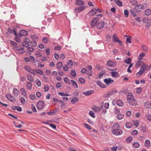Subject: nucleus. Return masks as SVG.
I'll return each mask as SVG.
<instances>
[{"mask_svg": "<svg viewBox=\"0 0 151 151\" xmlns=\"http://www.w3.org/2000/svg\"><path fill=\"white\" fill-rule=\"evenodd\" d=\"M127 99L129 104H130L133 106L137 105V103L135 101L134 96L131 93H128L127 96Z\"/></svg>", "mask_w": 151, "mask_h": 151, "instance_id": "nucleus-1", "label": "nucleus"}, {"mask_svg": "<svg viewBox=\"0 0 151 151\" xmlns=\"http://www.w3.org/2000/svg\"><path fill=\"white\" fill-rule=\"evenodd\" d=\"M148 68V65L146 64H144L142 65L139 71L136 74L137 76L139 77L142 75Z\"/></svg>", "mask_w": 151, "mask_h": 151, "instance_id": "nucleus-2", "label": "nucleus"}, {"mask_svg": "<svg viewBox=\"0 0 151 151\" xmlns=\"http://www.w3.org/2000/svg\"><path fill=\"white\" fill-rule=\"evenodd\" d=\"M147 5L146 4L144 3L143 4H139L135 7V10L137 12H139L146 8Z\"/></svg>", "mask_w": 151, "mask_h": 151, "instance_id": "nucleus-3", "label": "nucleus"}, {"mask_svg": "<svg viewBox=\"0 0 151 151\" xmlns=\"http://www.w3.org/2000/svg\"><path fill=\"white\" fill-rule=\"evenodd\" d=\"M44 102L42 101H38L37 104V109L39 110L42 109L44 107Z\"/></svg>", "mask_w": 151, "mask_h": 151, "instance_id": "nucleus-4", "label": "nucleus"}, {"mask_svg": "<svg viewBox=\"0 0 151 151\" xmlns=\"http://www.w3.org/2000/svg\"><path fill=\"white\" fill-rule=\"evenodd\" d=\"M112 132L113 134L115 135H120L123 133L122 130L121 129H113Z\"/></svg>", "mask_w": 151, "mask_h": 151, "instance_id": "nucleus-5", "label": "nucleus"}, {"mask_svg": "<svg viewBox=\"0 0 151 151\" xmlns=\"http://www.w3.org/2000/svg\"><path fill=\"white\" fill-rule=\"evenodd\" d=\"M30 42V40L28 38H26L22 42V44L24 46L28 47Z\"/></svg>", "mask_w": 151, "mask_h": 151, "instance_id": "nucleus-6", "label": "nucleus"}, {"mask_svg": "<svg viewBox=\"0 0 151 151\" xmlns=\"http://www.w3.org/2000/svg\"><path fill=\"white\" fill-rule=\"evenodd\" d=\"M24 69L28 72L34 75H35V70L30 68L29 66L27 65L25 66Z\"/></svg>", "mask_w": 151, "mask_h": 151, "instance_id": "nucleus-7", "label": "nucleus"}, {"mask_svg": "<svg viewBox=\"0 0 151 151\" xmlns=\"http://www.w3.org/2000/svg\"><path fill=\"white\" fill-rule=\"evenodd\" d=\"M102 107L103 106H101V107H100L94 106L92 107V109L94 111L97 113H99L101 110Z\"/></svg>", "mask_w": 151, "mask_h": 151, "instance_id": "nucleus-8", "label": "nucleus"}, {"mask_svg": "<svg viewBox=\"0 0 151 151\" xmlns=\"http://www.w3.org/2000/svg\"><path fill=\"white\" fill-rule=\"evenodd\" d=\"M113 40L114 42H118L120 45H122V42L119 39L115 34H114L113 36Z\"/></svg>", "mask_w": 151, "mask_h": 151, "instance_id": "nucleus-9", "label": "nucleus"}, {"mask_svg": "<svg viewBox=\"0 0 151 151\" xmlns=\"http://www.w3.org/2000/svg\"><path fill=\"white\" fill-rule=\"evenodd\" d=\"M104 81L107 85H110L114 82V81L111 78H105L104 79Z\"/></svg>", "mask_w": 151, "mask_h": 151, "instance_id": "nucleus-10", "label": "nucleus"}, {"mask_svg": "<svg viewBox=\"0 0 151 151\" xmlns=\"http://www.w3.org/2000/svg\"><path fill=\"white\" fill-rule=\"evenodd\" d=\"M99 21L98 18H94L91 22V27H94L96 24Z\"/></svg>", "mask_w": 151, "mask_h": 151, "instance_id": "nucleus-11", "label": "nucleus"}, {"mask_svg": "<svg viewBox=\"0 0 151 151\" xmlns=\"http://www.w3.org/2000/svg\"><path fill=\"white\" fill-rule=\"evenodd\" d=\"M85 8V6H81L76 9H75V11L76 13H79L84 10Z\"/></svg>", "mask_w": 151, "mask_h": 151, "instance_id": "nucleus-12", "label": "nucleus"}, {"mask_svg": "<svg viewBox=\"0 0 151 151\" xmlns=\"http://www.w3.org/2000/svg\"><path fill=\"white\" fill-rule=\"evenodd\" d=\"M24 48L23 47H22L19 48H17L15 50L16 52L18 54H22L24 53Z\"/></svg>", "mask_w": 151, "mask_h": 151, "instance_id": "nucleus-13", "label": "nucleus"}, {"mask_svg": "<svg viewBox=\"0 0 151 151\" xmlns=\"http://www.w3.org/2000/svg\"><path fill=\"white\" fill-rule=\"evenodd\" d=\"M94 92V91L93 90H91L84 92L83 93L85 96H88L91 95V94L93 93Z\"/></svg>", "mask_w": 151, "mask_h": 151, "instance_id": "nucleus-14", "label": "nucleus"}, {"mask_svg": "<svg viewBox=\"0 0 151 151\" xmlns=\"http://www.w3.org/2000/svg\"><path fill=\"white\" fill-rule=\"evenodd\" d=\"M104 22L101 21L98 23L97 27L99 29H101L104 27Z\"/></svg>", "mask_w": 151, "mask_h": 151, "instance_id": "nucleus-15", "label": "nucleus"}, {"mask_svg": "<svg viewBox=\"0 0 151 151\" xmlns=\"http://www.w3.org/2000/svg\"><path fill=\"white\" fill-rule=\"evenodd\" d=\"M6 98L9 100L11 101H15V99L14 97L12 96L10 94H7L6 95Z\"/></svg>", "mask_w": 151, "mask_h": 151, "instance_id": "nucleus-16", "label": "nucleus"}, {"mask_svg": "<svg viewBox=\"0 0 151 151\" xmlns=\"http://www.w3.org/2000/svg\"><path fill=\"white\" fill-rule=\"evenodd\" d=\"M20 91L21 94L24 97L26 98L27 95L25 89L23 88H22L20 89Z\"/></svg>", "mask_w": 151, "mask_h": 151, "instance_id": "nucleus-17", "label": "nucleus"}, {"mask_svg": "<svg viewBox=\"0 0 151 151\" xmlns=\"http://www.w3.org/2000/svg\"><path fill=\"white\" fill-rule=\"evenodd\" d=\"M144 64H145L141 60H138L137 62L135 64V67L136 68H138L141 65H142Z\"/></svg>", "mask_w": 151, "mask_h": 151, "instance_id": "nucleus-18", "label": "nucleus"}, {"mask_svg": "<svg viewBox=\"0 0 151 151\" xmlns=\"http://www.w3.org/2000/svg\"><path fill=\"white\" fill-rule=\"evenodd\" d=\"M96 13V9H92L89 12V15L91 16H93Z\"/></svg>", "mask_w": 151, "mask_h": 151, "instance_id": "nucleus-19", "label": "nucleus"}, {"mask_svg": "<svg viewBox=\"0 0 151 151\" xmlns=\"http://www.w3.org/2000/svg\"><path fill=\"white\" fill-rule=\"evenodd\" d=\"M145 146L147 148H150L151 147L150 141L148 139H147L145 142Z\"/></svg>", "mask_w": 151, "mask_h": 151, "instance_id": "nucleus-20", "label": "nucleus"}, {"mask_svg": "<svg viewBox=\"0 0 151 151\" xmlns=\"http://www.w3.org/2000/svg\"><path fill=\"white\" fill-rule=\"evenodd\" d=\"M144 105L147 108L151 109V103L149 101H147L145 102Z\"/></svg>", "mask_w": 151, "mask_h": 151, "instance_id": "nucleus-21", "label": "nucleus"}, {"mask_svg": "<svg viewBox=\"0 0 151 151\" xmlns=\"http://www.w3.org/2000/svg\"><path fill=\"white\" fill-rule=\"evenodd\" d=\"M13 93L14 96L17 97L19 95V91L17 88H14L13 89Z\"/></svg>", "mask_w": 151, "mask_h": 151, "instance_id": "nucleus-22", "label": "nucleus"}, {"mask_svg": "<svg viewBox=\"0 0 151 151\" xmlns=\"http://www.w3.org/2000/svg\"><path fill=\"white\" fill-rule=\"evenodd\" d=\"M96 83L99 86L102 88H104L106 87V86L104 84L99 81H97Z\"/></svg>", "mask_w": 151, "mask_h": 151, "instance_id": "nucleus-23", "label": "nucleus"}, {"mask_svg": "<svg viewBox=\"0 0 151 151\" xmlns=\"http://www.w3.org/2000/svg\"><path fill=\"white\" fill-rule=\"evenodd\" d=\"M19 34L20 36H24L27 35V32L25 30L22 29L20 32Z\"/></svg>", "mask_w": 151, "mask_h": 151, "instance_id": "nucleus-24", "label": "nucleus"}, {"mask_svg": "<svg viewBox=\"0 0 151 151\" xmlns=\"http://www.w3.org/2000/svg\"><path fill=\"white\" fill-rule=\"evenodd\" d=\"M70 82L72 85V86L74 87V88H78V86L76 82L73 80H71L70 81Z\"/></svg>", "mask_w": 151, "mask_h": 151, "instance_id": "nucleus-25", "label": "nucleus"}, {"mask_svg": "<svg viewBox=\"0 0 151 151\" xmlns=\"http://www.w3.org/2000/svg\"><path fill=\"white\" fill-rule=\"evenodd\" d=\"M113 129H120V126L119 124L116 123L113 125Z\"/></svg>", "mask_w": 151, "mask_h": 151, "instance_id": "nucleus-26", "label": "nucleus"}, {"mask_svg": "<svg viewBox=\"0 0 151 151\" xmlns=\"http://www.w3.org/2000/svg\"><path fill=\"white\" fill-rule=\"evenodd\" d=\"M76 4L78 5H83L85 4L84 2L82 0H77Z\"/></svg>", "mask_w": 151, "mask_h": 151, "instance_id": "nucleus-27", "label": "nucleus"}, {"mask_svg": "<svg viewBox=\"0 0 151 151\" xmlns=\"http://www.w3.org/2000/svg\"><path fill=\"white\" fill-rule=\"evenodd\" d=\"M145 56V54L144 52H142L139 55V57L138 58V60H141L143 59Z\"/></svg>", "mask_w": 151, "mask_h": 151, "instance_id": "nucleus-28", "label": "nucleus"}, {"mask_svg": "<svg viewBox=\"0 0 151 151\" xmlns=\"http://www.w3.org/2000/svg\"><path fill=\"white\" fill-rule=\"evenodd\" d=\"M27 79L29 81L32 82L34 81L33 78L32 76L30 74H28L27 75Z\"/></svg>", "mask_w": 151, "mask_h": 151, "instance_id": "nucleus-29", "label": "nucleus"}, {"mask_svg": "<svg viewBox=\"0 0 151 151\" xmlns=\"http://www.w3.org/2000/svg\"><path fill=\"white\" fill-rule=\"evenodd\" d=\"M63 66V63L62 62H59L56 65L57 68L59 69H60Z\"/></svg>", "mask_w": 151, "mask_h": 151, "instance_id": "nucleus-30", "label": "nucleus"}, {"mask_svg": "<svg viewBox=\"0 0 151 151\" xmlns=\"http://www.w3.org/2000/svg\"><path fill=\"white\" fill-rule=\"evenodd\" d=\"M139 121L137 120L134 119L133 121V124L135 127H138L139 125Z\"/></svg>", "mask_w": 151, "mask_h": 151, "instance_id": "nucleus-31", "label": "nucleus"}, {"mask_svg": "<svg viewBox=\"0 0 151 151\" xmlns=\"http://www.w3.org/2000/svg\"><path fill=\"white\" fill-rule=\"evenodd\" d=\"M151 14V10L150 9H146L145 12V15L148 16Z\"/></svg>", "mask_w": 151, "mask_h": 151, "instance_id": "nucleus-32", "label": "nucleus"}, {"mask_svg": "<svg viewBox=\"0 0 151 151\" xmlns=\"http://www.w3.org/2000/svg\"><path fill=\"white\" fill-rule=\"evenodd\" d=\"M107 64L108 65L111 67L114 66L115 65V63L111 61H108Z\"/></svg>", "mask_w": 151, "mask_h": 151, "instance_id": "nucleus-33", "label": "nucleus"}, {"mask_svg": "<svg viewBox=\"0 0 151 151\" xmlns=\"http://www.w3.org/2000/svg\"><path fill=\"white\" fill-rule=\"evenodd\" d=\"M32 85L30 82H27L26 85V87L28 90H30L32 89Z\"/></svg>", "mask_w": 151, "mask_h": 151, "instance_id": "nucleus-34", "label": "nucleus"}, {"mask_svg": "<svg viewBox=\"0 0 151 151\" xmlns=\"http://www.w3.org/2000/svg\"><path fill=\"white\" fill-rule=\"evenodd\" d=\"M132 145L135 148L139 147L140 146L139 144L137 142H135L133 143Z\"/></svg>", "mask_w": 151, "mask_h": 151, "instance_id": "nucleus-35", "label": "nucleus"}, {"mask_svg": "<svg viewBox=\"0 0 151 151\" xmlns=\"http://www.w3.org/2000/svg\"><path fill=\"white\" fill-rule=\"evenodd\" d=\"M67 65V66L68 67V68H71L73 65V62L72 60H69L68 63Z\"/></svg>", "mask_w": 151, "mask_h": 151, "instance_id": "nucleus-36", "label": "nucleus"}, {"mask_svg": "<svg viewBox=\"0 0 151 151\" xmlns=\"http://www.w3.org/2000/svg\"><path fill=\"white\" fill-rule=\"evenodd\" d=\"M19 100H20L21 103L23 104H25L26 103V101L23 97H20L19 98Z\"/></svg>", "mask_w": 151, "mask_h": 151, "instance_id": "nucleus-37", "label": "nucleus"}, {"mask_svg": "<svg viewBox=\"0 0 151 151\" xmlns=\"http://www.w3.org/2000/svg\"><path fill=\"white\" fill-rule=\"evenodd\" d=\"M115 2L116 4L119 6H121L122 5V2L119 0H115Z\"/></svg>", "mask_w": 151, "mask_h": 151, "instance_id": "nucleus-38", "label": "nucleus"}, {"mask_svg": "<svg viewBox=\"0 0 151 151\" xmlns=\"http://www.w3.org/2000/svg\"><path fill=\"white\" fill-rule=\"evenodd\" d=\"M78 101V98L76 97H74L71 100V102L73 104H74L75 103H76Z\"/></svg>", "mask_w": 151, "mask_h": 151, "instance_id": "nucleus-39", "label": "nucleus"}, {"mask_svg": "<svg viewBox=\"0 0 151 151\" xmlns=\"http://www.w3.org/2000/svg\"><path fill=\"white\" fill-rule=\"evenodd\" d=\"M131 60L130 58H129L126 59L124 61V62L127 64H130L131 63Z\"/></svg>", "mask_w": 151, "mask_h": 151, "instance_id": "nucleus-40", "label": "nucleus"}, {"mask_svg": "<svg viewBox=\"0 0 151 151\" xmlns=\"http://www.w3.org/2000/svg\"><path fill=\"white\" fill-rule=\"evenodd\" d=\"M116 104L118 106H122L123 105V102L120 100H118L117 101Z\"/></svg>", "mask_w": 151, "mask_h": 151, "instance_id": "nucleus-41", "label": "nucleus"}, {"mask_svg": "<svg viewBox=\"0 0 151 151\" xmlns=\"http://www.w3.org/2000/svg\"><path fill=\"white\" fill-rule=\"evenodd\" d=\"M58 94L62 96H69V94L68 93H63L62 92H58Z\"/></svg>", "mask_w": 151, "mask_h": 151, "instance_id": "nucleus-42", "label": "nucleus"}, {"mask_svg": "<svg viewBox=\"0 0 151 151\" xmlns=\"http://www.w3.org/2000/svg\"><path fill=\"white\" fill-rule=\"evenodd\" d=\"M125 126L127 128H130L132 126V124L129 122H127Z\"/></svg>", "mask_w": 151, "mask_h": 151, "instance_id": "nucleus-43", "label": "nucleus"}, {"mask_svg": "<svg viewBox=\"0 0 151 151\" xmlns=\"http://www.w3.org/2000/svg\"><path fill=\"white\" fill-rule=\"evenodd\" d=\"M145 118L150 122H151V115L149 114L145 115Z\"/></svg>", "mask_w": 151, "mask_h": 151, "instance_id": "nucleus-44", "label": "nucleus"}, {"mask_svg": "<svg viewBox=\"0 0 151 151\" xmlns=\"http://www.w3.org/2000/svg\"><path fill=\"white\" fill-rule=\"evenodd\" d=\"M124 14L126 17H127L129 16V11L127 9H125L124 11Z\"/></svg>", "mask_w": 151, "mask_h": 151, "instance_id": "nucleus-45", "label": "nucleus"}, {"mask_svg": "<svg viewBox=\"0 0 151 151\" xmlns=\"http://www.w3.org/2000/svg\"><path fill=\"white\" fill-rule=\"evenodd\" d=\"M70 74L73 77H75L76 76V71L74 70H71L70 71Z\"/></svg>", "mask_w": 151, "mask_h": 151, "instance_id": "nucleus-46", "label": "nucleus"}, {"mask_svg": "<svg viewBox=\"0 0 151 151\" xmlns=\"http://www.w3.org/2000/svg\"><path fill=\"white\" fill-rule=\"evenodd\" d=\"M10 43L12 45L14 46L16 48H18V46L17 44L14 41H11Z\"/></svg>", "mask_w": 151, "mask_h": 151, "instance_id": "nucleus-47", "label": "nucleus"}, {"mask_svg": "<svg viewBox=\"0 0 151 151\" xmlns=\"http://www.w3.org/2000/svg\"><path fill=\"white\" fill-rule=\"evenodd\" d=\"M35 74L36 73H38L40 75H42L43 74L42 71L41 70L39 69H36V70H35Z\"/></svg>", "mask_w": 151, "mask_h": 151, "instance_id": "nucleus-48", "label": "nucleus"}, {"mask_svg": "<svg viewBox=\"0 0 151 151\" xmlns=\"http://www.w3.org/2000/svg\"><path fill=\"white\" fill-rule=\"evenodd\" d=\"M29 98L30 99L33 100L36 99V97L35 95L31 94L29 96Z\"/></svg>", "mask_w": 151, "mask_h": 151, "instance_id": "nucleus-49", "label": "nucleus"}, {"mask_svg": "<svg viewBox=\"0 0 151 151\" xmlns=\"http://www.w3.org/2000/svg\"><path fill=\"white\" fill-rule=\"evenodd\" d=\"M111 74L112 77H116L118 75L117 72L116 71L112 72H111Z\"/></svg>", "mask_w": 151, "mask_h": 151, "instance_id": "nucleus-50", "label": "nucleus"}, {"mask_svg": "<svg viewBox=\"0 0 151 151\" xmlns=\"http://www.w3.org/2000/svg\"><path fill=\"white\" fill-rule=\"evenodd\" d=\"M130 3L134 5H136L137 4V2L136 0H131Z\"/></svg>", "mask_w": 151, "mask_h": 151, "instance_id": "nucleus-51", "label": "nucleus"}, {"mask_svg": "<svg viewBox=\"0 0 151 151\" xmlns=\"http://www.w3.org/2000/svg\"><path fill=\"white\" fill-rule=\"evenodd\" d=\"M124 117V115L123 114H119L117 116V118L118 119L121 120Z\"/></svg>", "mask_w": 151, "mask_h": 151, "instance_id": "nucleus-52", "label": "nucleus"}, {"mask_svg": "<svg viewBox=\"0 0 151 151\" xmlns=\"http://www.w3.org/2000/svg\"><path fill=\"white\" fill-rule=\"evenodd\" d=\"M36 84L39 87L41 86V84L40 81L38 79H37L35 81Z\"/></svg>", "mask_w": 151, "mask_h": 151, "instance_id": "nucleus-53", "label": "nucleus"}, {"mask_svg": "<svg viewBox=\"0 0 151 151\" xmlns=\"http://www.w3.org/2000/svg\"><path fill=\"white\" fill-rule=\"evenodd\" d=\"M78 80L81 83H84L85 82V79L82 78H79L78 79Z\"/></svg>", "mask_w": 151, "mask_h": 151, "instance_id": "nucleus-54", "label": "nucleus"}, {"mask_svg": "<svg viewBox=\"0 0 151 151\" xmlns=\"http://www.w3.org/2000/svg\"><path fill=\"white\" fill-rule=\"evenodd\" d=\"M89 115L93 118L95 117V116L94 113L92 111H90L89 113Z\"/></svg>", "mask_w": 151, "mask_h": 151, "instance_id": "nucleus-55", "label": "nucleus"}, {"mask_svg": "<svg viewBox=\"0 0 151 151\" xmlns=\"http://www.w3.org/2000/svg\"><path fill=\"white\" fill-rule=\"evenodd\" d=\"M132 139V137L131 136H129L126 139V141L127 142H131Z\"/></svg>", "mask_w": 151, "mask_h": 151, "instance_id": "nucleus-56", "label": "nucleus"}, {"mask_svg": "<svg viewBox=\"0 0 151 151\" xmlns=\"http://www.w3.org/2000/svg\"><path fill=\"white\" fill-rule=\"evenodd\" d=\"M42 40L43 42L45 43H47L48 41V39L46 37H44Z\"/></svg>", "mask_w": 151, "mask_h": 151, "instance_id": "nucleus-57", "label": "nucleus"}, {"mask_svg": "<svg viewBox=\"0 0 151 151\" xmlns=\"http://www.w3.org/2000/svg\"><path fill=\"white\" fill-rule=\"evenodd\" d=\"M142 88L141 87H139L136 88V92L137 93H140L142 91Z\"/></svg>", "mask_w": 151, "mask_h": 151, "instance_id": "nucleus-58", "label": "nucleus"}, {"mask_svg": "<svg viewBox=\"0 0 151 151\" xmlns=\"http://www.w3.org/2000/svg\"><path fill=\"white\" fill-rule=\"evenodd\" d=\"M132 38V37H128L126 40V42L127 43H131V40Z\"/></svg>", "mask_w": 151, "mask_h": 151, "instance_id": "nucleus-59", "label": "nucleus"}, {"mask_svg": "<svg viewBox=\"0 0 151 151\" xmlns=\"http://www.w3.org/2000/svg\"><path fill=\"white\" fill-rule=\"evenodd\" d=\"M45 52L46 55H50V49L49 48L46 49L45 50Z\"/></svg>", "mask_w": 151, "mask_h": 151, "instance_id": "nucleus-60", "label": "nucleus"}, {"mask_svg": "<svg viewBox=\"0 0 151 151\" xmlns=\"http://www.w3.org/2000/svg\"><path fill=\"white\" fill-rule=\"evenodd\" d=\"M46 123L50 125V126L53 129H55L56 128V126L55 125L52 124H50L48 123Z\"/></svg>", "mask_w": 151, "mask_h": 151, "instance_id": "nucleus-61", "label": "nucleus"}, {"mask_svg": "<svg viewBox=\"0 0 151 151\" xmlns=\"http://www.w3.org/2000/svg\"><path fill=\"white\" fill-rule=\"evenodd\" d=\"M64 81L66 83H69V80L67 77H64L63 78Z\"/></svg>", "mask_w": 151, "mask_h": 151, "instance_id": "nucleus-62", "label": "nucleus"}, {"mask_svg": "<svg viewBox=\"0 0 151 151\" xmlns=\"http://www.w3.org/2000/svg\"><path fill=\"white\" fill-rule=\"evenodd\" d=\"M119 111L120 109H119L116 107L115 108L114 112L116 114H118L119 112Z\"/></svg>", "mask_w": 151, "mask_h": 151, "instance_id": "nucleus-63", "label": "nucleus"}, {"mask_svg": "<svg viewBox=\"0 0 151 151\" xmlns=\"http://www.w3.org/2000/svg\"><path fill=\"white\" fill-rule=\"evenodd\" d=\"M117 148V147L114 146L111 147V150L112 151H116Z\"/></svg>", "mask_w": 151, "mask_h": 151, "instance_id": "nucleus-64", "label": "nucleus"}]
</instances>
